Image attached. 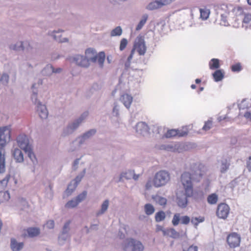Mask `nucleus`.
Instances as JSON below:
<instances>
[{
  "label": "nucleus",
  "mask_w": 251,
  "mask_h": 251,
  "mask_svg": "<svg viewBox=\"0 0 251 251\" xmlns=\"http://www.w3.org/2000/svg\"><path fill=\"white\" fill-rule=\"evenodd\" d=\"M206 169L204 165L195 164L191 169V173H183L180 178V181L184 190V193L176 194L177 205L182 208L185 207L188 203V198L193 196L194 193L193 179L199 181L205 173Z\"/></svg>",
  "instance_id": "obj_1"
},
{
  "label": "nucleus",
  "mask_w": 251,
  "mask_h": 251,
  "mask_svg": "<svg viewBox=\"0 0 251 251\" xmlns=\"http://www.w3.org/2000/svg\"><path fill=\"white\" fill-rule=\"evenodd\" d=\"M10 128L8 126L0 128V173L5 170V157L4 147L10 141Z\"/></svg>",
  "instance_id": "obj_2"
},
{
  "label": "nucleus",
  "mask_w": 251,
  "mask_h": 251,
  "mask_svg": "<svg viewBox=\"0 0 251 251\" xmlns=\"http://www.w3.org/2000/svg\"><path fill=\"white\" fill-rule=\"evenodd\" d=\"M204 220L205 218L203 216L193 217L190 220V217L188 216L181 217L179 213H176L173 216L172 223L173 226H176L179 223L183 225H188L191 221V223L197 228L198 225L204 222Z\"/></svg>",
  "instance_id": "obj_3"
},
{
  "label": "nucleus",
  "mask_w": 251,
  "mask_h": 251,
  "mask_svg": "<svg viewBox=\"0 0 251 251\" xmlns=\"http://www.w3.org/2000/svg\"><path fill=\"white\" fill-rule=\"evenodd\" d=\"M147 50L144 38L141 36H138L133 45L129 55L128 56L127 61L130 63L133 58V55L136 51L139 55H144Z\"/></svg>",
  "instance_id": "obj_4"
},
{
  "label": "nucleus",
  "mask_w": 251,
  "mask_h": 251,
  "mask_svg": "<svg viewBox=\"0 0 251 251\" xmlns=\"http://www.w3.org/2000/svg\"><path fill=\"white\" fill-rule=\"evenodd\" d=\"M122 248L124 251H143L144 248L140 242L128 239L123 244Z\"/></svg>",
  "instance_id": "obj_5"
},
{
  "label": "nucleus",
  "mask_w": 251,
  "mask_h": 251,
  "mask_svg": "<svg viewBox=\"0 0 251 251\" xmlns=\"http://www.w3.org/2000/svg\"><path fill=\"white\" fill-rule=\"evenodd\" d=\"M169 174L165 171L157 172L153 179V185L156 187L165 185L170 180Z\"/></svg>",
  "instance_id": "obj_6"
},
{
  "label": "nucleus",
  "mask_w": 251,
  "mask_h": 251,
  "mask_svg": "<svg viewBox=\"0 0 251 251\" xmlns=\"http://www.w3.org/2000/svg\"><path fill=\"white\" fill-rule=\"evenodd\" d=\"M31 99L35 104L37 103V104L36 111L40 118L42 119H46L47 118L48 115V112L46 106L44 104H42L39 101L37 102L36 93L33 92L31 96Z\"/></svg>",
  "instance_id": "obj_7"
},
{
  "label": "nucleus",
  "mask_w": 251,
  "mask_h": 251,
  "mask_svg": "<svg viewBox=\"0 0 251 251\" xmlns=\"http://www.w3.org/2000/svg\"><path fill=\"white\" fill-rule=\"evenodd\" d=\"M226 242L230 248H235L240 245L241 236L236 232H232L227 236Z\"/></svg>",
  "instance_id": "obj_8"
},
{
  "label": "nucleus",
  "mask_w": 251,
  "mask_h": 251,
  "mask_svg": "<svg viewBox=\"0 0 251 251\" xmlns=\"http://www.w3.org/2000/svg\"><path fill=\"white\" fill-rule=\"evenodd\" d=\"M229 210L230 208L227 204L221 203L219 204L217 208V216L220 219H226L229 214Z\"/></svg>",
  "instance_id": "obj_9"
},
{
  "label": "nucleus",
  "mask_w": 251,
  "mask_h": 251,
  "mask_svg": "<svg viewBox=\"0 0 251 251\" xmlns=\"http://www.w3.org/2000/svg\"><path fill=\"white\" fill-rule=\"evenodd\" d=\"M17 141L18 146L24 151H28L31 147L29 139L26 135L21 134L18 136Z\"/></svg>",
  "instance_id": "obj_10"
},
{
  "label": "nucleus",
  "mask_w": 251,
  "mask_h": 251,
  "mask_svg": "<svg viewBox=\"0 0 251 251\" xmlns=\"http://www.w3.org/2000/svg\"><path fill=\"white\" fill-rule=\"evenodd\" d=\"M249 102L243 100L239 104L240 110V115H243L248 120L251 121V113L249 111L250 107L248 106Z\"/></svg>",
  "instance_id": "obj_11"
},
{
  "label": "nucleus",
  "mask_w": 251,
  "mask_h": 251,
  "mask_svg": "<svg viewBox=\"0 0 251 251\" xmlns=\"http://www.w3.org/2000/svg\"><path fill=\"white\" fill-rule=\"evenodd\" d=\"M87 192L86 191L83 192L81 194H79L77 197L74 199L69 201L66 204L65 207L68 208H74L76 206L79 202L83 201L86 198Z\"/></svg>",
  "instance_id": "obj_12"
},
{
  "label": "nucleus",
  "mask_w": 251,
  "mask_h": 251,
  "mask_svg": "<svg viewBox=\"0 0 251 251\" xmlns=\"http://www.w3.org/2000/svg\"><path fill=\"white\" fill-rule=\"evenodd\" d=\"M72 62L75 63L76 65L83 67H87L89 66V60L81 55H76L72 59Z\"/></svg>",
  "instance_id": "obj_13"
},
{
  "label": "nucleus",
  "mask_w": 251,
  "mask_h": 251,
  "mask_svg": "<svg viewBox=\"0 0 251 251\" xmlns=\"http://www.w3.org/2000/svg\"><path fill=\"white\" fill-rule=\"evenodd\" d=\"M188 134L187 130H178V129H169L165 134L166 138H172L176 136L183 137Z\"/></svg>",
  "instance_id": "obj_14"
},
{
  "label": "nucleus",
  "mask_w": 251,
  "mask_h": 251,
  "mask_svg": "<svg viewBox=\"0 0 251 251\" xmlns=\"http://www.w3.org/2000/svg\"><path fill=\"white\" fill-rule=\"evenodd\" d=\"M24 231L25 233L23 234L24 237L26 236L33 237L38 235L40 233L39 228L36 227H29Z\"/></svg>",
  "instance_id": "obj_15"
},
{
  "label": "nucleus",
  "mask_w": 251,
  "mask_h": 251,
  "mask_svg": "<svg viewBox=\"0 0 251 251\" xmlns=\"http://www.w3.org/2000/svg\"><path fill=\"white\" fill-rule=\"evenodd\" d=\"M97 52L94 49L89 48L85 50L86 58L93 62H97Z\"/></svg>",
  "instance_id": "obj_16"
},
{
  "label": "nucleus",
  "mask_w": 251,
  "mask_h": 251,
  "mask_svg": "<svg viewBox=\"0 0 251 251\" xmlns=\"http://www.w3.org/2000/svg\"><path fill=\"white\" fill-rule=\"evenodd\" d=\"M124 105L127 108H129L133 100L132 97L127 94H123L120 98Z\"/></svg>",
  "instance_id": "obj_17"
},
{
  "label": "nucleus",
  "mask_w": 251,
  "mask_h": 251,
  "mask_svg": "<svg viewBox=\"0 0 251 251\" xmlns=\"http://www.w3.org/2000/svg\"><path fill=\"white\" fill-rule=\"evenodd\" d=\"M212 77L215 82L221 81L224 77L225 72L223 70H216L212 74Z\"/></svg>",
  "instance_id": "obj_18"
},
{
  "label": "nucleus",
  "mask_w": 251,
  "mask_h": 251,
  "mask_svg": "<svg viewBox=\"0 0 251 251\" xmlns=\"http://www.w3.org/2000/svg\"><path fill=\"white\" fill-rule=\"evenodd\" d=\"M13 156L18 162H22L24 161V155L22 151L19 149H15L13 152Z\"/></svg>",
  "instance_id": "obj_19"
},
{
  "label": "nucleus",
  "mask_w": 251,
  "mask_h": 251,
  "mask_svg": "<svg viewBox=\"0 0 251 251\" xmlns=\"http://www.w3.org/2000/svg\"><path fill=\"white\" fill-rule=\"evenodd\" d=\"M24 246L23 243H17L16 240L12 238L11 240V248L13 251H19Z\"/></svg>",
  "instance_id": "obj_20"
},
{
  "label": "nucleus",
  "mask_w": 251,
  "mask_h": 251,
  "mask_svg": "<svg viewBox=\"0 0 251 251\" xmlns=\"http://www.w3.org/2000/svg\"><path fill=\"white\" fill-rule=\"evenodd\" d=\"M220 67V60L218 59L213 58L209 62V67L210 70H217Z\"/></svg>",
  "instance_id": "obj_21"
},
{
  "label": "nucleus",
  "mask_w": 251,
  "mask_h": 251,
  "mask_svg": "<svg viewBox=\"0 0 251 251\" xmlns=\"http://www.w3.org/2000/svg\"><path fill=\"white\" fill-rule=\"evenodd\" d=\"M20 46L18 47H17V45H14L12 46H11V49L13 50H20V49L22 50H24L25 49L29 50L30 49V44L28 42H20L19 43Z\"/></svg>",
  "instance_id": "obj_22"
},
{
  "label": "nucleus",
  "mask_w": 251,
  "mask_h": 251,
  "mask_svg": "<svg viewBox=\"0 0 251 251\" xmlns=\"http://www.w3.org/2000/svg\"><path fill=\"white\" fill-rule=\"evenodd\" d=\"M183 251H198V247L193 245H190L187 242L182 243Z\"/></svg>",
  "instance_id": "obj_23"
},
{
  "label": "nucleus",
  "mask_w": 251,
  "mask_h": 251,
  "mask_svg": "<svg viewBox=\"0 0 251 251\" xmlns=\"http://www.w3.org/2000/svg\"><path fill=\"white\" fill-rule=\"evenodd\" d=\"M162 7L160 1L155 0L150 2L147 6V9L150 10H153Z\"/></svg>",
  "instance_id": "obj_24"
},
{
  "label": "nucleus",
  "mask_w": 251,
  "mask_h": 251,
  "mask_svg": "<svg viewBox=\"0 0 251 251\" xmlns=\"http://www.w3.org/2000/svg\"><path fill=\"white\" fill-rule=\"evenodd\" d=\"M97 62H98L100 66L102 67L105 58V53L103 51L100 52L96 55Z\"/></svg>",
  "instance_id": "obj_25"
},
{
  "label": "nucleus",
  "mask_w": 251,
  "mask_h": 251,
  "mask_svg": "<svg viewBox=\"0 0 251 251\" xmlns=\"http://www.w3.org/2000/svg\"><path fill=\"white\" fill-rule=\"evenodd\" d=\"M152 198L155 201L156 203L159 204L161 206H165L167 203L166 199L161 197L160 196H152Z\"/></svg>",
  "instance_id": "obj_26"
},
{
  "label": "nucleus",
  "mask_w": 251,
  "mask_h": 251,
  "mask_svg": "<svg viewBox=\"0 0 251 251\" xmlns=\"http://www.w3.org/2000/svg\"><path fill=\"white\" fill-rule=\"evenodd\" d=\"M178 235V233L173 228H170L163 231V235H168L173 238H176Z\"/></svg>",
  "instance_id": "obj_27"
},
{
  "label": "nucleus",
  "mask_w": 251,
  "mask_h": 251,
  "mask_svg": "<svg viewBox=\"0 0 251 251\" xmlns=\"http://www.w3.org/2000/svg\"><path fill=\"white\" fill-rule=\"evenodd\" d=\"M218 200V196L215 193H213L209 195L207 198V201L208 203L210 204H216Z\"/></svg>",
  "instance_id": "obj_28"
},
{
  "label": "nucleus",
  "mask_w": 251,
  "mask_h": 251,
  "mask_svg": "<svg viewBox=\"0 0 251 251\" xmlns=\"http://www.w3.org/2000/svg\"><path fill=\"white\" fill-rule=\"evenodd\" d=\"M200 17L203 20H207L210 14V10L206 8H200Z\"/></svg>",
  "instance_id": "obj_29"
},
{
  "label": "nucleus",
  "mask_w": 251,
  "mask_h": 251,
  "mask_svg": "<svg viewBox=\"0 0 251 251\" xmlns=\"http://www.w3.org/2000/svg\"><path fill=\"white\" fill-rule=\"evenodd\" d=\"M166 218L165 213L163 211L157 212L155 215L156 222H159L163 221Z\"/></svg>",
  "instance_id": "obj_30"
},
{
  "label": "nucleus",
  "mask_w": 251,
  "mask_h": 251,
  "mask_svg": "<svg viewBox=\"0 0 251 251\" xmlns=\"http://www.w3.org/2000/svg\"><path fill=\"white\" fill-rule=\"evenodd\" d=\"M145 211L146 214L150 215L152 214L154 212V208L152 205L148 203L144 206Z\"/></svg>",
  "instance_id": "obj_31"
},
{
  "label": "nucleus",
  "mask_w": 251,
  "mask_h": 251,
  "mask_svg": "<svg viewBox=\"0 0 251 251\" xmlns=\"http://www.w3.org/2000/svg\"><path fill=\"white\" fill-rule=\"evenodd\" d=\"M148 18V16L147 14H145L143 16L142 19L140 21L139 24L136 26V30H140L142 27L144 26V25L146 24L147 19Z\"/></svg>",
  "instance_id": "obj_32"
},
{
  "label": "nucleus",
  "mask_w": 251,
  "mask_h": 251,
  "mask_svg": "<svg viewBox=\"0 0 251 251\" xmlns=\"http://www.w3.org/2000/svg\"><path fill=\"white\" fill-rule=\"evenodd\" d=\"M25 153L27 154L28 157L31 159L33 163L37 162V159L34 153L33 152L32 147L30 148L27 151H25Z\"/></svg>",
  "instance_id": "obj_33"
},
{
  "label": "nucleus",
  "mask_w": 251,
  "mask_h": 251,
  "mask_svg": "<svg viewBox=\"0 0 251 251\" xmlns=\"http://www.w3.org/2000/svg\"><path fill=\"white\" fill-rule=\"evenodd\" d=\"M109 205V201L105 200L101 205V209L97 213V216H99L104 213L107 209Z\"/></svg>",
  "instance_id": "obj_34"
},
{
  "label": "nucleus",
  "mask_w": 251,
  "mask_h": 251,
  "mask_svg": "<svg viewBox=\"0 0 251 251\" xmlns=\"http://www.w3.org/2000/svg\"><path fill=\"white\" fill-rule=\"evenodd\" d=\"M157 149L158 150H165V151H174L175 150V149L174 148V147L172 145H161V146H158L157 147Z\"/></svg>",
  "instance_id": "obj_35"
},
{
  "label": "nucleus",
  "mask_w": 251,
  "mask_h": 251,
  "mask_svg": "<svg viewBox=\"0 0 251 251\" xmlns=\"http://www.w3.org/2000/svg\"><path fill=\"white\" fill-rule=\"evenodd\" d=\"M122 33V29L120 26H117L113 29L111 32L112 36H120Z\"/></svg>",
  "instance_id": "obj_36"
},
{
  "label": "nucleus",
  "mask_w": 251,
  "mask_h": 251,
  "mask_svg": "<svg viewBox=\"0 0 251 251\" xmlns=\"http://www.w3.org/2000/svg\"><path fill=\"white\" fill-rule=\"evenodd\" d=\"M128 44V41L126 39L123 38L121 41L120 44L119 50L120 51L124 50Z\"/></svg>",
  "instance_id": "obj_37"
},
{
  "label": "nucleus",
  "mask_w": 251,
  "mask_h": 251,
  "mask_svg": "<svg viewBox=\"0 0 251 251\" xmlns=\"http://www.w3.org/2000/svg\"><path fill=\"white\" fill-rule=\"evenodd\" d=\"M231 69L232 72H240L242 70V66L240 63H236L231 66Z\"/></svg>",
  "instance_id": "obj_38"
},
{
  "label": "nucleus",
  "mask_w": 251,
  "mask_h": 251,
  "mask_svg": "<svg viewBox=\"0 0 251 251\" xmlns=\"http://www.w3.org/2000/svg\"><path fill=\"white\" fill-rule=\"evenodd\" d=\"M212 126V122L211 121H208L205 123V124L202 127V129L205 131H207L211 128Z\"/></svg>",
  "instance_id": "obj_39"
},
{
  "label": "nucleus",
  "mask_w": 251,
  "mask_h": 251,
  "mask_svg": "<svg viewBox=\"0 0 251 251\" xmlns=\"http://www.w3.org/2000/svg\"><path fill=\"white\" fill-rule=\"evenodd\" d=\"M229 164L227 163L226 162L222 163V167L221 168V172L222 173H225L229 168Z\"/></svg>",
  "instance_id": "obj_40"
},
{
  "label": "nucleus",
  "mask_w": 251,
  "mask_h": 251,
  "mask_svg": "<svg viewBox=\"0 0 251 251\" xmlns=\"http://www.w3.org/2000/svg\"><path fill=\"white\" fill-rule=\"evenodd\" d=\"M243 22L247 24H251V14L248 13L245 15Z\"/></svg>",
  "instance_id": "obj_41"
},
{
  "label": "nucleus",
  "mask_w": 251,
  "mask_h": 251,
  "mask_svg": "<svg viewBox=\"0 0 251 251\" xmlns=\"http://www.w3.org/2000/svg\"><path fill=\"white\" fill-rule=\"evenodd\" d=\"M9 79V76L6 74H3L0 79V81L2 83L7 84Z\"/></svg>",
  "instance_id": "obj_42"
},
{
  "label": "nucleus",
  "mask_w": 251,
  "mask_h": 251,
  "mask_svg": "<svg viewBox=\"0 0 251 251\" xmlns=\"http://www.w3.org/2000/svg\"><path fill=\"white\" fill-rule=\"evenodd\" d=\"M96 132V130L91 129V130L88 131V132H87L86 133H85V134H84L83 137L84 138H89L91 136L95 134Z\"/></svg>",
  "instance_id": "obj_43"
},
{
  "label": "nucleus",
  "mask_w": 251,
  "mask_h": 251,
  "mask_svg": "<svg viewBox=\"0 0 251 251\" xmlns=\"http://www.w3.org/2000/svg\"><path fill=\"white\" fill-rule=\"evenodd\" d=\"M10 177V176L9 175H7L4 178L0 181V183L3 186H6L8 182Z\"/></svg>",
  "instance_id": "obj_44"
},
{
  "label": "nucleus",
  "mask_w": 251,
  "mask_h": 251,
  "mask_svg": "<svg viewBox=\"0 0 251 251\" xmlns=\"http://www.w3.org/2000/svg\"><path fill=\"white\" fill-rule=\"evenodd\" d=\"M46 226L49 229L53 228L54 226V221L53 220L48 221L46 224Z\"/></svg>",
  "instance_id": "obj_45"
},
{
  "label": "nucleus",
  "mask_w": 251,
  "mask_h": 251,
  "mask_svg": "<svg viewBox=\"0 0 251 251\" xmlns=\"http://www.w3.org/2000/svg\"><path fill=\"white\" fill-rule=\"evenodd\" d=\"M176 0H160V2L162 6L163 5H166L170 4L172 2L175 1Z\"/></svg>",
  "instance_id": "obj_46"
},
{
  "label": "nucleus",
  "mask_w": 251,
  "mask_h": 251,
  "mask_svg": "<svg viewBox=\"0 0 251 251\" xmlns=\"http://www.w3.org/2000/svg\"><path fill=\"white\" fill-rule=\"evenodd\" d=\"M53 38H54V40H55L56 41H57L59 42H64L68 41V39H67L66 38H63L62 39L60 38L59 36H57L56 35H53Z\"/></svg>",
  "instance_id": "obj_47"
},
{
  "label": "nucleus",
  "mask_w": 251,
  "mask_h": 251,
  "mask_svg": "<svg viewBox=\"0 0 251 251\" xmlns=\"http://www.w3.org/2000/svg\"><path fill=\"white\" fill-rule=\"evenodd\" d=\"M81 120L80 121H77L75 123H74L73 124L69 126V128L72 129H74L76 128L79 125V124L81 122Z\"/></svg>",
  "instance_id": "obj_48"
},
{
  "label": "nucleus",
  "mask_w": 251,
  "mask_h": 251,
  "mask_svg": "<svg viewBox=\"0 0 251 251\" xmlns=\"http://www.w3.org/2000/svg\"><path fill=\"white\" fill-rule=\"evenodd\" d=\"M247 168L249 172H251V156L249 157L247 161Z\"/></svg>",
  "instance_id": "obj_49"
},
{
  "label": "nucleus",
  "mask_w": 251,
  "mask_h": 251,
  "mask_svg": "<svg viewBox=\"0 0 251 251\" xmlns=\"http://www.w3.org/2000/svg\"><path fill=\"white\" fill-rule=\"evenodd\" d=\"M136 127H137V131H138L139 130L138 128L140 127H143L144 128H146L147 127V125L144 122H140V123H139L137 124V125H136Z\"/></svg>",
  "instance_id": "obj_50"
},
{
  "label": "nucleus",
  "mask_w": 251,
  "mask_h": 251,
  "mask_svg": "<svg viewBox=\"0 0 251 251\" xmlns=\"http://www.w3.org/2000/svg\"><path fill=\"white\" fill-rule=\"evenodd\" d=\"M234 11L235 12H236V13L237 12H239V15H241L243 13V8L242 7H239V6L235 7L234 9Z\"/></svg>",
  "instance_id": "obj_51"
},
{
  "label": "nucleus",
  "mask_w": 251,
  "mask_h": 251,
  "mask_svg": "<svg viewBox=\"0 0 251 251\" xmlns=\"http://www.w3.org/2000/svg\"><path fill=\"white\" fill-rule=\"evenodd\" d=\"M156 230L157 232L161 231L163 233V231H165V229H164L163 227L161 226H157Z\"/></svg>",
  "instance_id": "obj_52"
},
{
  "label": "nucleus",
  "mask_w": 251,
  "mask_h": 251,
  "mask_svg": "<svg viewBox=\"0 0 251 251\" xmlns=\"http://www.w3.org/2000/svg\"><path fill=\"white\" fill-rule=\"evenodd\" d=\"M52 70V71L53 73H59L61 72V69L60 68H58L56 69L55 70L53 68L52 66H49Z\"/></svg>",
  "instance_id": "obj_53"
},
{
  "label": "nucleus",
  "mask_w": 251,
  "mask_h": 251,
  "mask_svg": "<svg viewBox=\"0 0 251 251\" xmlns=\"http://www.w3.org/2000/svg\"><path fill=\"white\" fill-rule=\"evenodd\" d=\"M113 113H115L116 115H117L118 114V110L116 108V106H115L113 109Z\"/></svg>",
  "instance_id": "obj_54"
},
{
  "label": "nucleus",
  "mask_w": 251,
  "mask_h": 251,
  "mask_svg": "<svg viewBox=\"0 0 251 251\" xmlns=\"http://www.w3.org/2000/svg\"><path fill=\"white\" fill-rule=\"evenodd\" d=\"M112 56L111 55L107 56V60L109 63H110L111 62Z\"/></svg>",
  "instance_id": "obj_55"
},
{
  "label": "nucleus",
  "mask_w": 251,
  "mask_h": 251,
  "mask_svg": "<svg viewBox=\"0 0 251 251\" xmlns=\"http://www.w3.org/2000/svg\"><path fill=\"white\" fill-rule=\"evenodd\" d=\"M151 187V182L150 181H148L146 184V188L147 189L150 188Z\"/></svg>",
  "instance_id": "obj_56"
},
{
  "label": "nucleus",
  "mask_w": 251,
  "mask_h": 251,
  "mask_svg": "<svg viewBox=\"0 0 251 251\" xmlns=\"http://www.w3.org/2000/svg\"><path fill=\"white\" fill-rule=\"evenodd\" d=\"M81 178V177H79L78 176H77L75 178V180L76 181V184L80 181Z\"/></svg>",
  "instance_id": "obj_57"
},
{
  "label": "nucleus",
  "mask_w": 251,
  "mask_h": 251,
  "mask_svg": "<svg viewBox=\"0 0 251 251\" xmlns=\"http://www.w3.org/2000/svg\"><path fill=\"white\" fill-rule=\"evenodd\" d=\"M195 82L196 83L199 84L201 82V80L200 79L197 78L195 80Z\"/></svg>",
  "instance_id": "obj_58"
},
{
  "label": "nucleus",
  "mask_w": 251,
  "mask_h": 251,
  "mask_svg": "<svg viewBox=\"0 0 251 251\" xmlns=\"http://www.w3.org/2000/svg\"><path fill=\"white\" fill-rule=\"evenodd\" d=\"M191 87L192 89H194L196 88V86L195 84H192Z\"/></svg>",
  "instance_id": "obj_59"
},
{
  "label": "nucleus",
  "mask_w": 251,
  "mask_h": 251,
  "mask_svg": "<svg viewBox=\"0 0 251 251\" xmlns=\"http://www.w3.org/2000/svg\"><path fill=\"white\" fill-rule=\"evenodd\" d=\"M70 224V222L66 223L64 226V228H67Z\"/></svg>",
  "instance_id": "obj_60"
},
{
  "label": "nucleus",
  "mask_w": 251,
  "mask_h": 251,
  "mask_svg": "<svg viewBox=\"0 0 251 251\" xmlns=\"http://www.w3.org/2000/svg\"><path fill=\"white\" fill-rule=\"evenodd\" d=\"M203 87H200V88H199V92H201V91H203Z\"/></svg>",
  "instance_id": "obj_61"
},
{
  "label": "nucleus",
  "mask_w": 251,
  "mask_h": 251,
  "mask_svg": "<svg viewBox=\"0 0 251 251\" xmlns=\"http://www.w3.org/2000/svg\"><path fill=\"white\" fill-rule=\"evenodd\" d=\"M138 176H135V175H134V176H133V178H134L135 180H136V179L138 178Z\"/></svg>",
  "instance_id": "obj_62"
},
{
  "label": "nucleus",
  "mask_w": 251,
  "mask_h": 251,
  "mask_svg": "<svg viewBox=\"0 0 251 251\" xmlns=\"http://www.w3.org/2000/svg\"><path fill=\"white\" fill-rule=\"evenodd\" d=\"M249 4L251 5V0H247Z\"/></svg>",
  "instance_id": "obj_63"
},
{
  "label": "nucleus",
  "mask_w": 251,
  "mask_h": 251,
  "mask_svg": "<svg viewBox=\"0 0 251 251\" xmlns=\"http://www.w3.org/2000/svg\"><path fill=\"white\" fill-rule=\"evenodd\" d=\"M4 195H7L8 196V197L9 198V194H8V193H4Z\"/></svg>",
  "instance_id": "obj_64"
}]
</instances>
